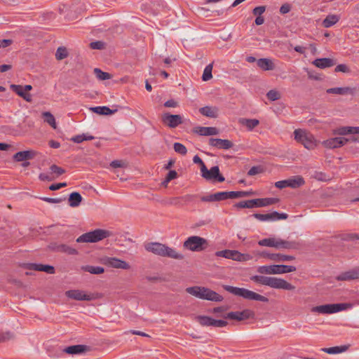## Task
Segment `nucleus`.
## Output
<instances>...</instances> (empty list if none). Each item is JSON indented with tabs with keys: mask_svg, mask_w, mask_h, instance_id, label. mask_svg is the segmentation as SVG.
<instances>
[{
	"mask_svg": "<svg viewBox=\"0 0 359 359\" xmlns=\"http://www.w3.org/2000/svg\"><path fill=\"white\" fill-rule=\"evenodd\" d=\"M250 279L257 283L267 285L275 289L293 290L295 288L294 285L287 283L286 280L276 277L253 276Z\"/></svg>",
	"mask_w": 359,
	"mask_h": 359,
	"instance_id": "nucleus-1",
	"label": "nucleus"
},
{
	"mask_svg": "<svg viewBox=\"0 0 359 359\" xmlns=\"http://www.w3.org/2000/svg\"><path fill=\"white\" fill-rule=\"evenodd\" d=\"M145 249L155 255L170 257L175 259H183L184 255L178 253L174 249L160 243H149L145 245Z\"/></svg>",
	"mask_w": 359,
	"mask_h": 359,
	"instance_id": "nucleus-2",
	"label": "nucleus"
},
{
	"mask_svg": "<svg viewBox=\"0 0 359 359\" xmlns=\"http://www.w3.org/2000/svg\"><path fill=\"white\" fill-rule=\"evenodd\" d=\"M186 292L196 297L212 302H219L224 298L216 292L205 287L193 286L186 288Z\"/></svg>",
	"mask_w": 359,
	"mask_h": 359,
	"instance_id": "nucleus-3",
	"label": "nucleus"
},
{
	"mask_svg": "<svg viewBox=\"0 0 359 359\" xmlns=\"http://www.w3.org/2000/svg\"><path fill=\"white\" fill-rule=\"evenodd\" d=\"M223 288L226 291L236 296L241 297L245 299L256 300L262 302H269V299L267 297L245 288L237 287L231 285H223Z\"/></svg>",
	"mask_w": 359,
	"mask_h": 359,
	"instance_id": "nucleus-4",
	"label": "nucleus"
},
{
	"mask_svg": "<svg viewBox=\"0 0 359 359\" xmlns=\"http://www.w3.org/2000/svg\"><path fill=\"white\" fill-rule=\"evenodd\" d=\"M260 246L273 247L276 248L294 249L299 248L300 245L295 241H287L280 238H269L260 240L258 242Z\"/></svg>",
	"mask_w": 359,
	"mask_h": 359,
	"instance_id": "nucleus-5",
	"label": "nucleus"
},
{
	"mask_svg": "<svg viewBox=\"0 0 359 359\" xmlns=\"http://www.w3.org/2000/svg\"><path fill=\"white\" fill-rule=\"evenodd\" d=\"M112 236V233L108 230L97 229L94 231L85 233L77 239V243H97Z\"/></svg>",
	"mask_w": 359,
	"mask_h": 359,
	"instance_id": "nucleus-6",
	"label": "nucleus"
},
{
	"mask_svg": "<svg viewBox=\"0 0 359 359\" xmlns=\"http://www.w3.org/2000/svg\"><path fill=\"white\" fill-rule=\"evenodd\" d=\"M278 198H255L240 201L234 205L236 208H253L255 207H266L279 202Z\"/></svg>",
	"mask_w": 359,
	"mask_h": 359,
	"instance_id": "nucleus-7",
	"label": "nucleus"
},
{
	"mask_svg": "<svg viewBox=\"0 0 359 359\" xmlns=\"http://www.w3.org/2000/svg\"><path fill=\"white\" fill-rule=\"evenodd\" d=\"M351 307V304L346 303L341 304H327L314 306L311 309V312L322 314L335 313Z\"/></svg>",
	"mask_w": 359,
	"mask_h": 359,
	"instance_id": "nucleus-8",
	"label": "nucleus"
},
{
	"mask_svg": "<svg viewBox=\"0 0 359 359\" xmlns=\"http://www.w3.org/2000/svg\"><path fill=\"white\" fill-rule=\"evenodd\" d=\"M208 245L204 238L192 236L189 237L183 243V247L193 252H200L205 250Z\"/></svg>",
	"mask_w": 359,
	"mask_h": 359,
	"instance_id": "nucleus-9",
	"label": "nucleus"
},
{
	"mask_svg": "<svg viewBox=\"0 0 359 359\" xmlns=\"http://www.w3.org/2000/svg\"><path fill=\"white\" fill-rule=\"evenodd\" d=\"M296 269V267L294 266L280 264L261 266L257 269V271L262 274H283L294 272Z\"/></svg>",
	"mask_w": 359,
	"mask_h": 359,
	"instance_id": "nucleus-10",
	"label": "nucleus"
},
{
	"mask_svg": "<svg viewBox=\"0 0 359 359\" xmlns=\"http://www.w3.org/2000/svg\"><path fill=\"white\" fill-rule=\"evenodd\" d=\"M294 135L295 140L303 144L305 148L308 149L315 148L316 143L312 134L302 129H296L294 132Z\"/></svg>",
	"mask_w": 359,
	"mask_h": 359,
	"instance_id": "nucleus-11",
	"label": "nucleus"
},
{
	"mask_svg": "<svg viewBox=\"0 0 359 359\" xmlns=\"http://www.w3.org/2000/svg\"><path fill=\"white\" fill-rule=\"evenodd\" d=\"M225 318L242 321L255 318V312L250 309H244L242 311H231L224 316Z\"/></svg>",
	"mask_w": 359,
	"mask_h": 359,
	"instance_id": "nucleus-12",
	"label": "nucleus"
},
{
	"mask_svg": "<svg viewBox=\"0 0 359 359\" xmlns=\"http://www.w3.org/2000/svg\"><path fill=\"white\" fill-rule=\"evenodd\" d=\"M161 121L163 123L169 128H175L183 123L182 117L179 114H170L164 113L162 115Z\"/></svg>",
	"mask_w": 359,
	"mask_h": 359,
	"instance_id": "nucleus-13",
	"label": "nucleus"
},
{
	"mask_svg": "<svg viewBox=\"0 0 359 359\" xmlns=\"http://www.w3.org/2000/svg\"><path fill=\"white\" fill-rule=\"evenodd\" d=\"M359 91V88L357 86L355 87H337L327 89L326 92L328 94H337V95H351L352 96L355 95Z\"/></svg>",
	"mask_w": 359,
	"mask_h": 359,
	"instance_id": "nucleus-14",
	"label": "nucleus"
},
{
	"mask_svg": "<svg viewBox=\"0 0 359 359\" xmlns=\"http://www.w3.org/2000/svg\"><path fill=\"white\" fill-rule=\"evenodd\" d=\"M48 248L53 252L66 253L69 255H78L77 250L65 244L52 243L48 245Z\"/></svg>",
	"mask_w": 359,
	"mask_h": 359,
	"instance_id": "nucleus-15",
	"label": "nucleus"
},
{
	"mask_svg": "<svg viewBox=\"0 0 359 359\" xmlns=\"http://www.w3.org/2000/svg\"><path fill=\"white\" fill-rule=\"evenodd\" d=\"M103 263L107 266L115 269L127 270L130 268V266L128 263L116 257H105L103 259Z\"/></svg>",
	"mask_w": 359,
	"mask_h": 359,
	"instance_id": "nucleus-16",
	"label": "nucleus"
},
{
	"mask_svg": "<svg viewBox=\"0 0 359 359\" xmlns=\"http://www.w3.org/2000/svg\"><path fill=\"white\" fill-rule=\"evenodd\" d=\"M66 297L77 301H90L93 296L86 294L83 291L79 290H70L65 292Z\"/></svg>",
	"mask_w": 359,
	"mask_h": 359,
	"instance_id": "nucleus-17",
	"label": "nucleus"
},
{
	"mask_svg": "<svg viewBox=\"0 0 359 359\" xmlns=\"http://www.w3.org/2000/svg\"><path fill=\"white\" fill-rule=\"evenodd\" d=\"M204 179L209 181L222 182L225 180V178L219 172V168L218 166H213L208 170L203 177Z\"/></svg>",
	"mask_w": 359,
	"mask_h": 359,
	"instance_id": "nucleus-18",
	"label": "nucleus"
},
{
	"mask_svg": "<svg viewBox=\"0 0 359 359\" xmlns=\"http://www.w3.org/2000/svg\"><path fill=\"white\" fill-rule=\"evenodd\" d=\"M209 144L219 149H229L233 146V142L229 140L213 137L209 139Z\"/></svg>",
	"mask_w": 359,
	"mask_h": 359,
	"instance_id": "nucleus-19",
	"label": "nucleus"
},
{
	"mask_svg": "<svg viewBox=\"0 0 359 359\" xmlns=\"http://www.w3.org/2000/svg\"><path fill=\"white\" fill-rule=\"evenodd\" d=\"M348 141L345 137H338L327 140L323 144L327 148L335 149L344 145Z\"/></svg>",
	"mask_w": 359,
	"mask_h": 359,
	"instance_id": "nucleus-20",
	"label": "nucleus"
},
{
	"mask_svg": "<svg viewBox=\"0 0 359 359\" xmlns=\"http://www.w3.org/2000/svg\"><path fill=\"white\" fill-rule=\"evenodd\" d=\"M227 199L226 191L217 192L208 196L201 197V201L203 202H214L221 201Z\"/></svg>",
	"mask_w": 359,
	"mask_h": 359,
	"instance_id": "nucleus-21",
	"label": "nucleus"
},
{
	"mask_svg": "<svg viewBox=\"0 0 359 359\" xmlns=\"http://www.w3.org/2000/svg\"><path fill=\"white\" fill-rule=\"evenodd\" d=\"M359 278V267L344 272L337 276L338 280H351Z\"/></svg>",
	"mask_w": 359,
	"mask_h": 359,
	"instance_id": "nucleus-22",
	"label": "nucleus"
},
{
	"mask_svg": "<svg viewBox=\"0 0 359 359\" xmlns=\"http://www.w3.org/2000/svg\"><path fill=\"white\" fill-rule=\"evenodd\" d=\"M10 88L15 92L18 96L23 98L25 101L31 102L32 101V95L24 91L22 86L11 84Z\"/></svg>",
	"mask_w": 359,
	"mask_h": 359,
	"instance_id": "nucleus-23",
	"label": "nucleus"
},
{
	"mask_svg": "<svg viewBox=\"0 0 359 359\" xmlns=\"http://www.w3.org/2000/svg\"><path fill=\"white\" fill-rule=\"evenodd\" d=\"M36 155V152L33 150L18 151L13 156V159L16 161H25L33 159Z\"/></svg>",
	"mask_w": 359,
	"mask_h": 359,
	"instance_id": "nucleus-24",
	"label": "nucleus"
},
{
	"mask_svg": "<svg viewBox=\"0 0 359 359\" xmlns=\"http://www.w3.org/2000/svg\"><path fill=\"white\" fill-rule=\"evenodd\" d=\"M194 132L203 136L215 135L219 133V130L215 127L198 126L194 128Z\"/></svg>",
	"mask_w": 359,
	"mask_h": 359,
	"instance_id": "nucleus-25",
	"label": "nucleus"
},
{
	"mask_svg": "<svg viewBox=\"0 0 359 359\" xmlns=\"http://www.w3.org/2000/svg\"><path fill=\"white\" fill-rule=\"evenodd\" d=\"M88 351H89V347L81 344L70 346L63 350L65 353L70 355L80 354Z\"/></svg>",
	"mask_w": 359,
	"mask_h": 359,
	"instance_id": "nucleus-26",
	"label": "nucleus"
},
{
	"mask_svg": "<svg viewBox=\"0 0 359 359\" xmlns=\"http://www.w3.org/2000/svg\"><path fill=\"white\" fill-rule=\"evenodd\" d=\"M313 64L318 68L325 69L334 66L336 64V61L331 58H318L316 59Z\"/></svg>",
	"mask_w": 359,
	"mask_h": 359,
	"instance_id": "nucleus-27",
	"label": "nucleus"
},
{
	"mask_svg": "<svg viewBox=\"0 0 359 359\" xmlns=\"http://www.w3.org/2000/svg\"><path fill=\"white\" fill-rule=\"evenodd\" d=\"M218 108L216 107L205 106L199 109V112L209 118H216L218 116Z\"/></svg>",
	"mask_w": 359,
	"mask_h": 359,
	"instance_id": "nucleus-28",
	"label": "nucleus"
},
{
	"mask_svg": "<svg viewBox=\"0 0 359 359\" xmlns=\"http://www.w3.org/2000/svg\"><path fill=\"white\" fill-rule=\"evenodd\" d=\"M257 66L264 71L273 70L275 65L271 60L268 58H261L257 61Z\"/></svg>",
	"mask_w": 359,
	"mask_h": 359,
	"instance_id": "nucleus-29",
	"label": "nucleus"
},
{
	"mask_svg": "<svg viewBox=\"0 0 359 359\" xmlns=\"http://www.w3.org/2000/svg\"><path fill=\"white\" fill-rule=\"evenodd\" d=\"M82 200L83 198L79 192H72L69 196V205L72 208L78 207L81 204Z\"/></svg>",
	"mask_w": 359,
	"mask_h": 359,
	"instance_id": "nucleus-30",
	"label": "nucleus"
},
{
	"mask_svg": "<svg viewBox=\"0 0 359 359\" xmlns=\"http://www.w3.org/2000/svg\"><path fill=\"white\" fill-rule=\"evenodd\" d=\"M305 184L304 178L300 175L294 176L288 179L289 187L297 189Z\"/></svg>",
	"mask_w": 359,
	"mask_h": 359,
	"instance_id": "nucleus-31",
	"label": "nucleus"
},
{
	"mask_svg": "<svg viewBox=\"0 0 359 359\" xmlns=\"http://www.w3.org/2000/svg\"><path fill=\"white\" fill-rule=\"evenodd\" d=\"M348 348V346L344 345L341 346H333L330 348H323L321 351L328 354H337L345 352Z\"/></svg>",
	"mask_w": 359,
	"mask_h": 359,
	"instance_id": "nucleus-32",
	"label": "nucleus"
},
{
	"mask_svg": "<svg viewBox=\"0 0 359 359\" xmlns=\"http://www.w3.org/2000/svg\"><path fill=\"white\" fill-rule=\"evenodd\" d=\"M196 320L203 327L213 326L214 318L207 316H197L195 318Z\"/></svg>",
	"mask_w": 359,
	"mask_h": 359,
	"instance_id": "nucleus-33",
	"label": "nucleus"
},
{
	"mask_svg": "<svg viewBox=\"0 0 359 359\" xmlns=\"http://www.w3.org/2000/svg\"><path fill=\"white\" fill-rule=\"evenodd\" d=\"M269 256L270 260L274 262H288L292 261L295 259V257L292 255H285L280 253H274V255H271Z\"/></svg>",
	"mask_w": 359,
	"mask_h": 359,
	"instance_id": "nucleus-34",
	"label": "nucleus"
},
{
	"mask_svg": "<svg viewBox=\"0 0 359 359\" xmlns=\"http://www.w3.org/2000/svg\"><path fill=\"white\" fill-rule=\"evenodd\" d=\"M90 109L96 114L101 115H110L114 114L116 110H111L109 107L103 106V107H95L90 108Z\"/></svg>",
	"mask_w": 359,
	"mask_h": 359,
	"instance_id": "nucleus-35",
	"label": "nucleus"
},
{
	"mask_svg": "<svg viewBox=\"0 0 359 359\" xmlns=\"http://www.w3.org/2000/svg\"><path fill=\"white\" fill-rule=\"evenodd\" d=\"M239 123L245 126L250 130H252L259 123L257 119L241 118Z\"/></svg>",
	"mask_w": 359,
	"mask_h": 359,
	"instance_id": "nucleus-36",
	"label": "nucleus"
},
{
	"mask_svg": "<svg viewBox=\"0 0 359 359\" xmlns=\"http://www.w3.org/2000/svg\"><path fill=\"white\" fill-rule=\"evenodd\" d=\"M339 21V18L335 15H327L323 21V25L326 27H330Z\"/></svg>",
	"mask_w": 359,
	"mask_h": 359,
	"instance_id": "nucleus-37",
	"label": "nucleus"
},
{
	"mask_svg": "<svg viewBox=\"0 0 359 359\" xmlns=\"http://www.w3.org/2000/svg\"><path fill=\"white\" fill-rule=\"evenodd\" d=\"M82 269L85 271L89 272L92 274H101L104 272V269L101 266H84L82 267Z\"/></svg>",
	"mask_w": 359,
	"mask_h": 359,
	"instance_id": "nucleus-38",
	"label": "nucleus"
},
{
	"mask_svg": "<svg viewBox=\"0 0 359 359\" xmlns=\"http://www.w3.org/2000/svg\"><path fill=\"white\" fill-rule=\"evenodd\" d=\"M213 65L212 64H209L207 65L203 71V74L202 76V79L204 81H209L212 78V71Z\"/></svg>",
	"mask_w": 359,
	"mask_h": 359,
	"instance_id": "nucleus-39",
	"label": "nucleus"
},
{
	"mask_svg": "<svg viewBox=\"0 0 359 359\" xmlns=\"http://www.w3.org/2000/svg\"><path fill=\"white\" fill-rule=\"evenodd\" d=\"M68 56V51L65 47L60 46L57 48L55 53V58L57 60H62Z\"/></svg>",
	"mask_w": 359,
	"mask_h": 359,
	"instance_id": "nucleus-40",
	"label": "nucleus"
},
{
	"mask_svg": "<svg viewBox=\"0 0 359 359\" xmlns=\"http://www.w3.org/2000/svg\"><path fill=\"white\" fill-rule=\"evenodd\" d=\"M269 221H276L280 219H286L288 217V215L286 213H279L278 212H273L269 213Z\"/></svg>",
	"mask_w": 359,
	"mask_h": 359,
	"instance_id": "nucleus-41",
	"label": "nucleus"
},
{
	"mask_svg": "<svg viewBox=\"0 0 359 359\" xmlns=\"http://www.w3.org/2000/svg\"><path fill=\"white\" fill-rule=\"evenodd\" d=\"M43 116L44 117V120L46 123H48L53 128H56V123H55V117L50 112H48V111L43 112Z\"/></svg>",
	"mask_w": 359,
	"mask_h": 359,
	"instance_id": "nucleus-42",
	"label": "nucleus"
},
{
	"mask_svg": "<svg viewBox=\"0 0 359 359\" xmlns=\"http://www.w3.org/2000/svg\"><path fill=\"white\" fill-rule=\"evenodd\" d=\"M94 73L97 79L101 81L107 80L111 78V75L107 72H102L98 68L94 69Z\"/></svg>",
	"mask_w": 359,
	"mask_h": 359,
	"instance_id": "nucleus-43",
	"label": "nucleus"
},
{
	"mask_svg": "<svg viewBox=\"0 0 359 359\" xmlns=\"http://www.w3.org/2000/svg\"><path fill=\"white\" fill-rule=\"evenodd\" d=\"M355 127H341L336 130V133L344 135L348 134H353Z\"/></svg>",
	"mask_w": 359,
	"mask_h": 359,
	"instance_id": "nucleus-44",
	"label": "nucleus"
},
{
	"mask_svg": "<svg viewBox=\"0 0 359 359\" xmlns=\"http://www.w3.org/2000/svg\"><path fill=\"white\" fill-rule=\"evenodd\" d=\"M173 149L175 152H177L181 155H185L187 153V149L186 147L179 142H175L174 144Z\"/></svg>",
	"mask_w": 359,
	"mask_h": 359,
	"instance_id": "nucleus-45",
	"label": "nucleus"
},
{
	"mask_svg": "<svg viewBox=\"0 0 359 359\" xmlns=\"http://www.w3.org/2000/svg\"><path fill=\"white\" fill-rule=\"evenodd\" d=\"M51 174H55L56 177L63 175L65 172V170L61 167L57 166L55 164H53L50 167Z\"/></svg>",
	"mask_w": 359,
	"mask_h": 359,
	"instance_id": "nucleus-46",
	"label": "nucleus"
},
{
	"mask_svg": "<svg viewBox=\"0 0 359 359\" xmlns=\"http://www.w3.org/2000/svg\"><path fill=\"white\" fill-rule=\"evenodd\" d=\"M234 250H224L221 251L216 252L215 255L217 257H222L226 259H231L232 258V255H233Z\"/></svg>",
	"mask_w": 359,
	"mask_h": 359,
	"instance_id": "nucleus-47",
	"label": "nucleus"
},
{
	"mask_svg": "<svg viewBox=\"0 0 359 359\" xmlns=\"http://www.w3.org/2000/svg\"><path fill=\"white\" fill-rule=\"evenodd\" d=\"M266 97L269 100L276 101L279 100L281 96L278 91L276 90H271L267 93Z\"/></svg>",
	"mask_w": 359,
	"mask_h": 359,
	"instance_id": "nucleus-48",
	"label": "nucleus"
},
{
	"mask_svg": "<svg viewBox=\"0 0 359 359\" xmlns=\"http://www.w3.org/2000/svg\"><path fill=\"white\" fill-rule=\"evenodd\" d=\"M13 337V334L11 332H0V343L5 342L11 339Z\"/></svg>",
	"mask_w": 359,
	"mask_h": 359,
	"instance_id": "nucleus-49",
	"label": "nucleus"
},
{
	"mask_svg": "<svg viewBox=\"0 0 359 359\" xmlns=\"http://www.w3.org/2000/svg\"><path fill=\"white\" fill-rule=\"evenodd\" d=\"M90 47L92 49L102 50L105 47V43L101 41H93L90 43Z\"/></svg>",
	"mask_w": 359,
	"mask_h": 359,
	"instance_id": "nucleus-50",
	"label": "nucleus"
},
{
	"mask_svg": "<svg viewBox=\"0 0 359 359\" xmlns=\"http://www.w3.org/2000/svg\"><path fill=\"white\" fill-rule=\"evenodd\" d=\"M335 72H343V73H349L351 72L349 67L345 64L338 65L334 69Z\"/></svg>",
	"mask_w": 359,
	"mask_h": 359,
	"instance_id": "nucleus-51",
	"label": "nucleus"
},
{
	"mask_svg": "<svg viewBox=\"0 0 359 359\" xmlns=\"http://www.w3.org/2000/svg\"><path fill=\"white\" fill-rule=\"evenodd\" d=\"M43 264H41L31 263V264H27V269H29V270L43 271Z\"/></svg>",
	"mask_w": 359,
	"mask_h": 359,
	"instance_id": "nucleus-52",
	"label": "nucleus"
},
{
	"mask_svg": "<svg viewBox=\"0 0 359 359\" xmlns=\"http://www.w3.org/2000/svg\"><path fill=\"white\" fill-rule=\"evenodd\" d=\"M41 199L43 200V201L50 203H60L62 202L65 198L43 197V198H41Z\"/></svg>",
	"mask_w": 359,
	"mask_h": 359,
	"instance_id": "nucleus-53",
	"label": "nucleus"
},
{
	"mask_svg": "<svg viewBox=\"0 0 359 359\" xmlns=\"http://www.w3.org/2000/svg\"><path fill=\"white\" fill-rule=\"evenodd\" d=\"M262 172V168L260 166H253L248 172L249 176H253Z\"/></svg>",
	"mask_w": 359,
	"mask_h": 359,
	"instance_id": "nucleus-54",
	"label": "nucleus"
},
{
	"mask_svg": "<svg viewBox=\"0 0 359 359\" xmlns=\"http://www.w3.org/2000/svg\"><path fill=\"white\" fill-rule=\"evenodd\" d=\"M265 11H266V6H260L255 7L252 11V13L255 15L262 16V14L264 13L265 12Z\"/></svg>",
	"mask_w": 359,
	"mask_h": 359,
	"instance_id": "nucleus-55",
	"label": "nucleus"
},
{
	"mask_svg": "<svg viewBox=\"0 0 359 359\" xmlns=\"http://www.w3.org/2000/svg\"><path fill=\"white\" fill-rule=\"evenodd\" d=\"M110 165L114 168H124L126 163L122 161L115 160L111 162Z\"/></svg>",
	"mask_w": 359,
	"mask_h": 359,
	"instance_id": "nucleus-56",
	"label": "nucleus"
},
{
	"mask_svg": "<svg viewBox=\"0 0 359 359\" xmlns=\"http://www.w3.org/2000/svg\"><path fill=\"white\" fill-rule=\"evenodd\" d=\"M228 325L227 321L224 320H213V326L215 327H224Z\"/></svg>",
	"mask_w": 359,
	"mask_h": 359,
	"instance_id": "nucleus-57",
	"label": "nucleus"
},
{
	"mask_svg": "<svg viewBox=\"0 0 359 359\" xmlns=\"http://www.w3.org/2000/svg\"><path fill=\"white\" fill-rule=\"evenodd\" d=\"M253 217H255L256 219H257L259 221H269V213L267 214H260V213H255L253 215Z\"/></svg>",
	"mask_w": 359,
	"mask_h": 359,
	"instance_id": "nucleus-58",
	"label": "nucleus"
},
{
	"mask_svg": "<svg viewBox=\"0 0 359 359\" xmlns=\"http://www.w3.org/2000/svg\"><path fill=\"white\" fill-rule=\"evenodd\" d=\"M275 187L278 189H283V188H285V187H289V184H288V179L287 180H281V181H278L275 183Z\"/></svg>",
	"mask_w": 359,
	"mask_h": 359,
	"instance_id": "nucleus-59",
	"label": "nucleus"
},
{
	"mask_svg": "<svg viewBox=\"0 0 359 359\" xmlns=\"http://www.w3.org/2000/svg\"><path fill=\"white\" fill-rule=\"evenodd\" d=\"M178 174L175 170H170L166 175V182H170L172 180L177 178Z\"/></svg>",
	"mask_w": 359,
	"mask_h": 359,
	"instance_id": "nucleus-60",
	"label": "nucleus"
},
{
	"mask_svg": "<svg viewBox=\"0 0 359 359\" xmlns=\"http://www.w3.org/2000/svg\"><path fill=\"white\" fill-rule=\"evenodd\" d=\"M65 187H67L66 182L53 184L49 187V189L51 191H56Z\"/></svg>",
	"mask_w": 359,
	"mask_h": 359,
	"instance_id": "nucleus-61",
	"label": "nucleus"
},
{
	"mask_svg": "<svg viewBox=\"0 0 359 359\" xmlns=\"http://www.w3.org/2000/svg\"><path fill=\"white\" fill-rule=\"evenodd\" d=\"M39 179L42 181H52L55 179L54 176H50V175L47 173H41L39 175Z\"/></svg>",
	"mask_w": 359,
	"mask_h": 359,
	"instance_id": "nucleus-62",
	"label": "nucleus"
},
{
	"mask_svg": "<svg viewBox=\"0 0 359 359\" xmlns=\"http://www.w3.org/2000/svg\"><path fill=\"white\" fill-rule=\"evenodd\" d=\"M226 195H227V199L241 198L240 197V196H241L240 191H226Z\"/></svg>",
	"mask_w": 359,
	"mask_h": 359,
	"instance_id": "nucleus-63",
	"label": "nucleus"
},
{
	"mask_svg": "<svg viewBox=\"0 0 359 359\" xmlns=\"http://www.w3.org/2000/svg\"><path fill=\"white\" fill-rule=\"evenodd\" d=\"M290 9H291L290 5L288 4H285L282 5L281 7L280 8V13L281 14H286L290 12Z\"/></svg>",
	"mask_w": 359,
	"mask_h": 359,
	"instance_id": "nucleus-64",
	"label": "nucleus"
}]
</instances>
